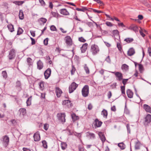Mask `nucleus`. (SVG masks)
<instances>
[{"instance_id": "nucleus-15", "label": "nucleus", "mask_w": 151, "mask_h": 151, "mask_svg": "<svg viewBox=\"0 0 151 151\" xmlns=\"http://www.w3.org/2000/svg\"><path fill=\"white\" fill-rule=\"evenodd\" d=\"M55 91L57 96L60 97L62 93V90L59 87H56Z\"/></svg>"}, {"instance_id": "nucleus-54", "label": "nucleus", "mask_w": 151, "mask_h": 151, "mask_svg": "<svg viewBox=\"0 0 151 151\" xmlns=\"http://www.w3.org/2000/svg\"><path fill=\"white\" fill-rule=\"evenodd\" d=\"M16 86L18 87H20L21 85V83L19 81H17L16 82Z\"/></svg>"}, {"instance_id": "nucleus-23", "label": "nucleus", "mask_w": 151, "mask_h": 151, "mask_svg": "<svg viewBox=\"0 0 151 151\" xmlns=\"http://www.w3.org/2000/svg\"><path fill=\"white\" fill-rule=\"evenodd\" d=\"M86 136L91 139H94L95 137V134L92 133H91L89 132H87Z\"/></svg>"}, {"instance_id": "nucleus-59", "label": "nucleus", "mask_w": 151, "mask_h": 151, "mask_svg": "<svg viewBox=\"0 0 151 151\" xmlns=\"http://www.w3.org/2000/svg\"><path fill=\"white\" fill-rule=\"evenodd\" d=\"M30 32L31 35L33 37H34L35 36V31H30Z\"/></svg>"}, {"instance_id": "nucleus-56", "label": "nucleus", "mask_w": 151, "mask_h": 151, "mask_svg": "<svg viewBox=\"0 0 151 151\" xmlns=\"http://www.w3.org/2000/svg\"><path fill=\"white\" fill-rule=\"evenodd\" d=\"M48 39L47 38L45 39L44 40V43L45 45H47L48 44Z\"/></svg>"}, {"instance_id": "nucleus-27", "label": "nucleus", "mask_w": 151, "mask_h": 151, "mask_svg": "<svg viewBox=\"0 0 151 151\" xmlns=\"http://www.w3.org/2000/svg\"><path fill=\"white\" fill-rule=\"evenodd\" d=\"M101 114L105 118H106L108 114L107 111L105 109H103L101 111Z\"/></svg>"}, {"instance_id": "nucleus-25", "label": "nucleus", "mask_w": 151, "mask_h": 151, "mask_svg": "<svg viewBox=\"0 0 151 151\" xmlns=\"http://www.w3.org/2000/svg\"><path fill=\"white\" fill-rule=\"evenodd\" d=\"M19 18L20 19L22 20L24 18L23 12L22 10H20L19 13Z\"/></svg>"}, {"instance_id": "nucleus-8", "label": "nucleus", "mask_w": 151, "mask_h": 151, "mask_svg": "<svg viewBox=\"0 0 151 151\" xmlns=\"http://www.w3.org/2000/svg\"><path fill=\"white\" fill-rule=\"evenodd\" d=\"M9 138L7 136H5L3 138V143L5 147H6L8 144Z\"/></svg>"}, {"instance_id": "nucleus-57", "label": "nucleus", "mask_w": 151, "mask_h": 151, "mask_svg": "<svg viewBox=\"0 0 151 151\" xmlns=\"http://www.w3.org/2000/svg\"><path fill=\"white\" fill-rule=\"evenodd\" d=\"M93 0L94 1L100 4L101 5V4H103V2L101 1L100 0Z\"/></svg>"}, {"instance_id": "nucleus-50", "label": "nucleus", "mask_w": 151, "mask_h": 151, "mask_svg": "<svg viewBox=\"0 0 151 151\" xmlns=\"http://www.w3.org/2000/svg\"><path fill=\"white\" fill-rule=\"evenodd\" d=\"M106 24L109 27H112L113 26L112 24L110 22H106Z\"/></svg>"}, {"instance_id": "nucleus-16", "label": "nucleus", "mask_w": 151, "mask_h": 151, "mask_svg": "<svg viewBox=\"0 0 151 151\" xmlns=\"http://www.w3.org/2000/svg\"><path fill=\"white\" fill-rule=\"evenodd\" d=\"M19 111L20 112V116H23L26 114V110L24 108L20 109L19 110Z\"/></svg>"}, {"instance_id": "nucleus-22", "label": "nucleus", "mask_w": 151, "mask_h": 151, "mask_svg": "<svg viewBox=\"0 0 151 151\" xmlns=\"http://www.w3.org/2000/svg\"><path fill=\"white\" fill-rule=\"evenodd\" d=\"M91 51L93 54L95 55L99 52V48H91Z\"/></svg>"}, {"instance_id": "nucleus-20", "label": "nucleus", "mask_w": 151, "mask_h": 151, "mask_svg": "<svg viewBox=\"0 0 151 151\" xmlns=\"http://www.w3.org/2000/svg\"><path fill=\"white\" fill-rule=\"evenodd\" d=\"M134 40L132 38H127L124 39V42L125 44L129 43L133 41Z\"/></svg>"}, {"instance_id": "nucleus-43", "label": "nucleus", "mask_w": 151, "mask_h": 151, "mask_svg": "<svg viewBox=\"0 0 151 151\" xmlns=\"http://www.w3.org/2000/svg\"><path fill=\"white\" fill-rule=\"evenodd\" d=\"M42 143L43 145V146L45 148H47V143L46 141L43 140L42 141Z\"/></svg>"}, {"instance_id": "nucleus-33", "label": "nucleus", "mask_w": 151, "mask_h": 151, "mask_svg": "<svg viewBox=\"0 0 151 151\" xmlns=\"http://www.w3.org/2000/svg\"><path fill=\"white\" fill-rule=\"evenodd\" d=\"M76 9L78 11H82L83 12H85L87 10V8L85 7H83L81 9L77 8H76Z\"/></svg>"}, {"instance_id": "nucleus-35", "label": "nucleus", "mask_w": 151, "mask_h": 151, "mask_svg": "<svg viewBox=\"0 0 151 151\" xmlns=\"http://www.w3.org/2000/svg\"><path fill=\"white\" fill-rule=\"evenodd\" d=\"M84 68L86 72V74H89V70L86 64H85L84 66Z\"/></svg>"}, {"instance_id": "nucleus-53", "label": "nucleus", "mask_w": 151, "mask_h": 151, "mask_svg": "<svg viewBox=\"0 0 151 151\" xmlns=\"http://www.w3.org/2000/svg\"><path fill=\"white\" fill-rule=\"evenodd\" d=\"M105 15L106 17L108 18L109 19V20L114 21L113 18L111 17L109 15L107 14H105Z\"/></svg>"}, {"instance_id": "nucleus-41", "label": "nucleus", "mask_w": 151, "mask_h": 151, "mask_svg": "<svg viewBox=\"0 0 151 151\" xmlns=\"http://www.w3.org/2000/svg\"><path fill=\"white\" fill-rule=\"evenodd\" d=\"M39 20L40 21L42 22L43 24H44L46 22L47 20L45 18H41L39 19Z\"/></svg>"}, {"instance_id": "nucleus-45", "label": "nucleus", "mask_w": 151, "mask_h": 151, "mask_svg": "<svg viewBox=\"0 0 151 151\" xmlns=\"http://www.w3.org/2000/svg\"><path fill=\"white\" fill-rule=\"evenodd\" d=\"M50 30L53 31H57V29L54 25H52L50 27Z\"/></svg>"}, {"instance_id": "nucleus-64", "label": "nucleus", "mask_w": 151, "mask_h": 151, "mask_svg": "<svg viewBox=\"0 0 151 151\" xmlns=\"http://www.w3.org/2000/svg\"><path fill=\"white\" fill-rule=\"evenodd\" d=\"M106 61L108 63H110L111 62L109 56H108L106 59Z\"/></svg>"}, {"instance_id": "nucleus-44", "label": "nucleus", "mask_w": 151, "mask_h": 151, "mask_svg": "<svg viewBox=\"0 0 151 151\" xmlns=\"http://www.w3.org/2000/svg\"><path fill=\"white\" fill-rule=\"evenodd\" d=\"M2 75L4 78L5 79L7 78V74L6 71H2Z\"/></svg>"}, {"instance_id": "nucleus-12", "label": "nucleus", "mask_w": 151, "mask_h": 151, "mask_svg": "<svg viewBox=\"0 0 151 151\" xmlns=\"http://www.w3.org/2000/svg\"><path fill=\"white\" fill-rule=\"evenodd\" d=\"M34 140L35 141H39L40 140V136L38 132L35 133L34 135Z\"/></svg>"}, {"instance_id": "nucleus-55", "label": "nucleus", "mask_w": 151, "mask_h": 151, "mask_svg": "<svg viewBox=\"0 0 151 151\" xmlns=\"http://www.w3.org/2000/svg\"><path fill=\"white\" fill-rule=\"evenodd\" d=\"M44 129L45 130H47L48 128V124H44Z\"/></svg>"}, {"instance_id": "nucleus-11", "label": "nucleus", "mask_w": 151, "mask_h": 151, "mask_svg": "<svg viewBox=\"0 0 151 151\" xmlns=\"http://www.w3.org/2000/svg\"><path fill=\"white\" fill-rule=\"evenodd\" d=\"M143 108L147 112L151 113V107L148 105L144 104L143 106Z\"/></svg>"}, {"instance_id": "nucleus-48", "label": "nucleus", "mask_w": 151, "mask_h": 151, "mask_svg": "<svg viewBox=\"0 0 151 151\" xmlns=\"http://www.w3.org/2000/svg\"><path fill=\"white\" fill-rule=\"evenodd\" d=\"M78 40L82 42H85L86 41V40L83 37L79 38Z\"/></svg>"}, {"instance_id": "nucleus-30", "label": "nucleus", "mask_w": 151, "mask_h": 151, "mask_svg": "<svg viewBox=\"0 0 151 151\" xmlns=\"http://www.w3.org/2000/svg\"><path fill=\"white\" fill-rule=\"evenodd\" d=\"M32 96H31L29 97L27 100L26 104L27 106H30L31 104Z\"/></svg>"}, {"instance_id": "nucleus-39", "label": "nucleus", "mask_w": 151, "mask_h": 151, "mask_svg": "<svg viewBox=\"0 0 151 151\" xmlns=\"http://www.w3.org/2000/svg\"><path fill=\"white\" fill-rule=\"evenodd\" d=\"M141 145V143L139 142H137L135 145V149H139Z\"/></svg>"}, {"instance_id": "nucleus-52", "label": "nucleus", "mask_w": 151, "mask_h": 151, "mask_svg": "<svg viewBox=\"0 0 151 151\" xmlns=\"http://www.w3.org/2000/svg\"><path fill=\"white\" fill-rule=\"evenodd\" d=\"M76 70V69L74 67L72 66V69L71 70V74L72 75H73Z\"/></svg>"}, {"instance_id": "nucleus-63", "label": "nucleus", "mask_w": 151, "mask_h": 151, "mask_svg": "<svg viewBox=\"0 0 151 151\" xmlns=\"http://www.w3.org/2000/svg\"><path fill=\"white\" fill-rule=\"evenodd\" d=\"M148 52L149 55L151 56V48H148Z\"/></svg>"}, {"instance_id": "nucleus-58", "label": "nucleus", "mask_w": 151, "mask_h": 151, "mask_svg": "<svg viewBox=\"0 0 151 151\" xmlns=\"http://www.w3.org/2000/svg\"><path fill=\"white\" fill-rule=\"evenodd\" d=\"M93 108V106L91 104H88V109L89 110H90L92 109Z\"/></svg>"}, {"instance_id": "nucleus-6", "label": "nucleus", "mask_w": 151, "mask_h": 151, "mask_svg": "<svg viewBox=\"0 0 151 151\" xmlns=\"http://www.w3.org/2000/svg\"><path fill=\"white\" fill-rule=\"evenodd\" d=\"M51 69L48 68L44 72V76L45 79H47L50 76L51 73Z\"/></svg>"}, {"instance_id": "nucleus-28", "label": "nucleus", "mask_w": 151, "mask_h": 151, "mask_svg": "<svg viewBox=\"0 0 151 151\" xmlns=\"http://www.w3.org/2000/svg\"><path fill=\"white\" fill-rule=\"evenodd\" d=\"M122 69L124 71H127L129 69V66L125 64H124L122 65L121 67Z\"/></svg>"}, {"instance_id": "nucleus-60", "label": "nucleus", "mask_w": 151, "mask_h": 151, "mask_svg": "<svg viewBox=\"0 0 151 151\" xmlns=\"http://www.w3.org/2000/svg\"><path fill=\"white\" fill-rule=\"evenodd\" d=\"M87 24L89 27H91L93 26V24L92 22H87L86 23Z\"/></svg>"}, {"instance_id": "nucleus-34", "label": "nucleus", "mask_w": 151, "mask_h": 151, "mask_svg": "<svg viewBox=\"0 0 151 151\" xmlns=\"http://www.w3.org/2000/svg\"><path fill=\"white\" fill-rule=\"evenodd\" d=\"M39 85L40 88L41 90H42L44 88V82L42 81L40 82Z\"/></svg>"}, {"instance_id": "nucleus-38", "label": "nucleus", "mask_w": 151, "mask_h": 151, "mask_svg": "<svg viewBox=\"0 0 151 151\" xmlns=\"http://www.w3.org/2000/svg\"><path fill=\"white\" fill-rule=\"evenodd\" d=\"M27 61L29 65H31L32 64V60L30 58H28L27 59Z\"/></svg>"}, {"instance_id": "nucleus-2", "label": "nucleus", "mask_w": 151, "mask_h": 151, "mask_svg": "<svg viewBox=\"0 0 151 151\" xmlns=\"http://www.w3.org/2000/svg\"><path fill=\"white\" fill-rule=\"evenodd\" d=\"M78 85L75 82H73L70 85L69 87V93H71L73 92L75 90Z\"/></svg>"}, {"instance_id": "nucleus-19", "label": "nucleus", "mask_w": 151, "mask_h": 151, "mask_svg": "<svg viewBox=\"0 0 151 151\" xmlns=\"http://www.w3.org/2000/svg\"><path fill=\"white\" fill-rule=\"evenodd\" d=\"M135 53V51L133 48H130L128 51V55L129 56H131Z\"/></svg>"}, {"instance_id": "nucleus-47", "label": "nucleus", "mask_w": 151, "mask_h": 151, "mask_svg": "<svg viewBox=\"0 0 151 151\" xmlns=\"http://www.w3.org/2000/svg\"><path fill=\"white\" fill-rule=\"evenodd\" d=\"M51 14L52 15V16L54 17H57L58 16V14L57 12H51Z\"/></svg>"}, {"instance_id": "nucleus-18", "label": "nucleus", "mask_w": 151, "mask_h": 151, "mask_svg": "<svg viewBox=\"0 0 151 151\" xmlns=\"http://www.w3.org/2000/svg\"><path fill=\"white\" fill-rule=\"evenodd\" d=\"M60 12L61 14L65 15H68L69 14L68 12L65 9H61L60 10Z\"/></svg>"}, {"instance_id": "nucleus-7", "label": "nucleus", "mask_w": 151, "mask_h": 151, "mask_svg": "<svg viewBox=\"0 0 151 151\" xmlns=\"http://www.w3.org/2000/svg\"><path fill=\"white\" fill-rule=\"evenodd\" d=\"M65 42L69 46H70L72 44V40L70 36H67L65 37Z\"/></svg>"}, {"instance_id": "nucleus-31", "label": "nucleus", "mask_w": 151, "mask_h": 151, "mask_svg": "<svg viewBox=\"0 0 151 151\" xmlns=\"http://www.w3.org/2000/svg\"><path fill=\"white\" fill-rule=\"evenodd\" d=\"M62 149L65 150L67 147V144L65 142H62L61 144Z\"/></svg>"}, {"instance_id": "nucleus-24", "label": "nucleus", "mask_w": 151, "mask_h": 151, "mask_svg": "<svg viewBox=\"0 0 151 151\" xmlns=\"http://www.w3.org/2000/svg\"><path fill=\"white\" fill-rule=\"evenodd\" d=\"M145 119L146 122H151V115L148 114L145 117Z\"/></svg>"}, {"instance_id": "nucleus-61", "label": "nucleus", "mask_w": 151, "mask_h": 151, "mask_svg": "<svg viewBox=\"0 0 151 151\" xmlns=\"http://www.w3.org/2000/svg\"><path fill=\"white\" fill-rule=\"evenodd\" d=\"M39 2L42 5H44L45 4V2L43 0H39Z\"/></svg>"}, {"instance_id": "nucleus-17", "label": "nucleus", "mask_w": 151, "mask_h": 151, "mask_svg": "<svg viewBox=\"0 0 151 151\" xmlns=\"http://www.w3.org/2000/svg\"><path fill=\"white\" fill-rule=\"evenodd\" d=\"M37 68L39 70L42 69L43 67V63L40 60H39L37 62Z\"/></svg>"}, {"instance_id": "nucleus-37", "label": "nucleus", "mask_w": 151, "mask_h": 151, "mask_svg": "<svg viewBox=\"0 0 151 151\" xmlns=\"http://www.w3.org/2000/svg\"><path fill=\"white\" fill-rule=\"evenodd\" d=\"M24 1H14V3L16 5H22L23 3H24Z\"/></svg>"}, {"instance_id": "nucleus-5", "label": "nucleus", "mask_w": 151, "mask_h": 151, "mask_svg": "<svg viewBox=\"0 0 151 151\" xmlns=\"http://www.w3.org/2000/svg\"><path fill=\"white\" fill-rule=\"evenodd\" d=\"M15 57V51L14 49H12L9 52L8 57L9 60H12Z\"/></svg>"}, {"instance_id": "nucleus-26", "label": "nucleus", "mask_w": 151, "mask_h": 151, "mask_svg": "<svg viewBox=\"0 0 151 151\" xmlns=\"http://www.w3.org/2000/svg\"><path fill=\"white\" fill-rule=\"evenodd\" d=\"M99 136L100 137L101 139L102 142L103 143L106 140V138L104 135L102 134L101 132H99Z\"/></svg>"}, {"instance_id": "nucleus-29", "label": "nucleus", "mask_w": 151, "mask_h": 151, "mask_svg": "<svg viewBox=\"0 0 151 151\" xmlns=\"http://www.w3.org/2000/svg\"><path fill=\"white\" fill-rule=\"evenodd\" d=\"M71 117L73 119V120L74 121L79 119V117L78 116H76L75 114H71Z\"/></svg>"}, {"instance_id": "nucleus-3", "label": "nucleus", "mask_w": 151, "mask_h": 151, "mask_svg": "<svg viewBox=\"0 0 151 151\" xmlns=\"http://www.w3.org/2000/svg\"><path fill=\"white\" fill-rule=\"evenodd\" d=\"M65 115L64 113H59L57 114L58 119L61 122L64 123L65 122Z\"/></svg>"}, {"instance_id": "nucleus-32", "label": "nucleus", "mask_w": 151, "mask_h": 151, "mask_svg": "<svg viewBox=\"0 0 151 151\" xmlns=\"http://www.w3.org/2000/svg\"><path fill=\"white\" fill-rule=\"evenodd\" d=\"M9 30L11 32L14 31V28L13 25L12 24H9L7 26Z\"/></svg>"}, {"instance_id": "nucleus-40", "label": "nucleus", "mask_w": 151, "mask_h": 151, "mask_svg": "<svg viewBox=\"0 0 151 151\" xmlns=\"http://www.w3.org/2000/svg\"><path fill=\"white\" fill-rule=\"evenodd\" d=\"M23 32V29L19 27L18 29L17 32V35H20Z\"/></svg>"}, {"instance_id": "nucleus-10", "label": "nucleus", "mask_w": 151, "mask_h": 151, "mask_svg": "<svg viewBox=\"0 0 151 151\" xmlns=\"http://www.w3.org/2000/svg\"><path fill=\"white\" fill-rule=\"evenodd\" d=\"M129 29L133 30L135 32H138L139 30V27L138 26L135 24H132L129 27Z\"/></svg>"}, {"instance_id": "nucleus-46", "label": "nucleus", "mask_w": 151, "mask_h": 151, "mask_svg": "<svg viewBox=\"0 0 151 151\" xmlns=\"http://www.w3.org/2000/svg\"><path fill=\"white\" fill-rule=\"evenodd\" d=\"M140 29V30H139V32L140 35L143 37H144L145 36V34L143 33V30L141 27H139Z\"/></svg>"}, {"instance_id": "nucleus-21", "label": "nucleus", "mask_w": 151, "mask_h": 151, "mask_svg": "<svg viewBox=\"0 0 151 151\" xmlns=\"http://www.w3.org/2000/svg\"><path fill=\"white\" fill-rule=\"evenodd\" d=\"M127 93L128 97L130 98H132L133 97V93L130 89H128L127 91Z\"/></svg>"}, {"instance_id": "nucleus-9", "label": "nucleus", "mask_w": 151, "mask_h": 151, "mask_svg": "<svg viewBox=\"0 0 151 151\" xmlns=\"http://www.w3.org/2000/svg\"><path fill=\"white\" fill-rule=\"evenodd\" d=\"M113 33L115 41L116 40V39L118 40L119 39H120L119 32L117 30H113Z\"/></svg>"}, {"instance_id": "nucleus-62", "label": "nucleus", "mask_w": 151, "mask_h": 151, "mask_svg": "<svg viewBox=\"0 0 151 151\" xmlns=\"http://www.w3.org/2000/svg\"><path fill=\"white\" fill-rule=\"evenodd\" d=\"M93 11L94 12H96V13H100L102 12L101 11H99V10H98L96 9H93Z\"/></svg>"}, {"instance_id": "nucleus-13", "label": "nucleus", "mask_w": 151, "mask_h": 151, "mask_svg": "<svg viewBox=\"0 0 151 151\" xmlns=\"http://www.w3.org/2000/svg\"><path fill=\"white\" fill-rule=\"evenodd\" d=\"M62 104L63 105H66L69 108L71 107L72 104L70 101L69 100H66L63 101L62 102Z\"/></svg>"}, {"instance_id": "nucleus-1", "label": "nucleus", "mask_w": 151, "mask_h": 151, "mask_svg": "<svg viewBox=\"0 0 151 151\" xmlns=\"http://www.w3.org/2000/svg\"><path fill=\"white\" fill-rule=\"evenodd\" d=\"M89 87L87 85H85L82 90V94L83 96L86 97L88 96L89 93Z\"/></svg>"}, {"instance_id": "nucleus-14", "label": "nucleus", "mask_w": 151, "mask_h": 151, "mask_svg": "<svg viewBox=\"0 0 151 151\" xmlns=\"http://www.w3.org/2000/svg\"><path fill=\"white\" fill-rule=\"evenodd\" d=\"M102 124V122L99 121L98 119H96L94 121V125L95 127H100Z\"/></svg>"}, {"instance_id": "nucleus-36", "label": "nucleus", "mask_w": 151, "mask_h": 151, "mask_svg": "<svg viewBox=\"0 0 151 151\" xmlns=\"http://www.w3.org/2000/svg\"><path fill=\"white\" fill-rule=\"evenodd\" d=\"M118 146L122 150L124 149L125 148V145L123 143H119Z\"/></svg>"}, {"instance_id": "nucleus-4", "label": "nucleus", "mask_w": 151, "mask_h": 151, "mask_svg": "<svg viewBox=\"0 0 151 151\" xmlns=\"http://www.w3.org/2000/svg\"><path fill=\"white\" fill-rule=\"evenodd\" d=\"M109 72L111 73L115 74V76L117 78V80L119 81H121L123 79V75L122 74L119 72H115L112 71H109Z\"/></svg>"}, {"instance_id": "nucleus-49", "label": "nucleus", "mask_w": 151, "mask_h": 151, "mask_svg": "<svg viewBox=\"0 0 151 151\" xmlns=\"http://www.w3.org/2000/svg\"><path fill=\"white\" fill-rule=\"evenodd\" d=\"M128 79H123V80L122 82L124 86H125V85L126 84L127 82Z\"/></svg>"}, {"instance_id": "nucleus-51", "label": "nucleus", "mask_w": 151, "mask_h": 151, "mask_svg": "<svg viewBox=\"0 0 151 151\" xmlns=\"http://www.w3.org/2000/svg\"><path fill=\"white\" fill-rule=\"evenodd\" d=\"M127 132L128 133H130V129L129 124H127L126 125Z\"/></svg>"}, {"instance_id": "nucleus-42", "label": "nucleus", "mask_w": 151, "mask_h": 151, "mask_svg": "<svg viewBox=\"0 0 151 151\" xmlns=\"http://www.w3.org/2000/svg\"><path fill=\"white\" fill-rule=\"evenodd\" d=\"M125 86H121V90L122 92V94H125Z\"/></svg>"}]
</instances>
